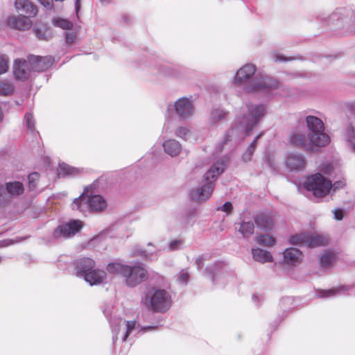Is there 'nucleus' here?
Wrapping results in <instances>:
<instances>
[{
	"mask_svg": "<svg viewBox=\"0 0 355 355\" xmlns=\"http://www.w3.org/2000/svg\"><path fill=\"white\" fill-rule=\"evenodd\" d=\"M289 141L295 146L307 151H314L316 148L327 145L330 142V138L327 134H319L317 137L315 135H310L309 137H306L304 134L295 131L291 134Z\"/></svg>",
	"mask_w": 355,
	"mask_h": 355,
	"instance_id": "obj_1",
	"label": "nucleus"
},
{
	"mask_svg": "<svg viewBox=\"0 0 355 355\" xmlns=\"http://www.w3.org/2000/svg\"><path fill=\"white\" fill-rule=\"evenodd\" d=\"M222 163L214 164L204 175L207 183L200 189H193L191 192V198L196 201L207 200L214 190V181L223 172Z\"/></svg>",
	"mask_w": 355,
	"mask_h": 355,
	"instance_id": "obj_2",
	"label": "nucleus"
},
{
	"mask_svg": "<svg viewBox=\"0 0 355 355\" xmlns=\"http://www.w3.org/2000/svg\"><path fill=\"white\" fill-rule=\"evenodd\" d=\"M144 303L154 312L164 313L171 306V297L164 289L153 288L148 292Z\"/></svg>",
	"mask_w": 355,
	"mask_h": 355,
	"instance_id": "obj_3",
	"label": "nucleus"
},
{
	"mask_svg": "<svg viewBox=\"0 0 355 355\" xmlns=\"http://www.w3.org/2000/svg\"><path fill=\"white\" fill-rule=\"evenodd\" d=\"M304 188L318 198H323L331 193V180L320 173L308 175L304 182Z\"/></svg>",
	"mask_w": 355,
	"mask_h": 355,
	"instance_id": "obj_4",
	"label": "nucleus"
},
{
	"mask_svg": "<svg viewBox=\"0 0 355 355\" xmlns=\"http://www.w3.org/2000/svg\"><path fill=\"white\" fill-rule=\"evenodd\" d=\"M125 281L128 286L134 287L148 278L147 270L140 263L130 266H127Z\"/></svg>",
	"mask_w": 355,
	"mask_h": 355,
	"instance_id": "obj_5",
	"label": "nucleus"
},
{
	"mask_svg": "<svg viewBox=\"0 0 355 355\" xmlns=\"http://www.w3.org/2000/svg\"><path fill=\"white\" fill-rule=\"evenodd\" d=\"M254 220L259 229L266 232H270L275 227L277 215L272 211H263L254 216Z\"/></svg>",
	"mask_w": 355,
	"mask_h": 355,
	"instance_id": "obj_6",
	"label": "nucleus"
},
{
	"mask_svg": "<svg viewBox=\"0 0 355 355\" xmlns=\"http://www.w3.org/2000/svg\"><path fill=\"white\" fill-rule=\"evenodd\" d=\"M28 64L32 71L41 72L49 69L54 61L52 56H39L30 55L27 57Z\"/></svg>",
	"mask_w": 355,
	"mask_h": 355,
	"instance_id": "obj_7",
	"label": "nucleus"
},
{
	"mask_svg": "<svg viewBox=\"0 0 355 355\" xmlns=\"http://www.w3.org/2000/svg\"><path fill=\"white\" fill-rule=\"evenodd\" d=\"M249 111L246 116L245 132L248 135L257 125L260 118L264 114V107L262 105H248Z\"/></svg>",
	"mask_w": 355,
	"mask_h": 355,
	"instance_id": "obj_8",
	"label": "nucleus"
},
{
	"mask_svg": "<svg viewBox=\"0 0 355 355\" xmlns=\"http://www.w3.org/2000/svg\"><path fill=\"white\" fill-rule=\"evenodd\" d=\"M83 227V223L80 220H73L68 223L60 225L55 231L56 236H63L69 237L78 232Z\"/></svg>",
	"mask_w": 355,
	"mask_h": 355,
	"instance_id": "obj_9",
	"label": "nucleus"
},
{
	"mask_svg": "<svg viewBox=\"0 0 355 355\" xmlns=\"http://www.w3.org/2000/svg\"><path fill=\"white\" fill-rule=\"evenodd\" d=\"M279 82L270 77H261L259 80H256L253 85L248 86L246 90L248 92H259L264 89H276L279 86Z\"/></svg>",
	"mask_w": 355,
	"mask_h": 355,
	"instance_id": "obj_10",
	"label": "nucleus"
},
{
	"mask_svg": "<svg viewBox=\"0 0 355 355\" xmlns=\"http://www.w3.org/2000/svg\"><path fill=\"white\" fill-rule=\"evenodd\" d=\"M31 69L28 60L16 59L14 62L13 73L19 80H26L28 78Z\"/></svg>",
	"mask_w": 355,
	"mask_h": 355,
	"instance_id": "obj_11",
	"label": "nucleus"
},
{
	"mask_svg": "<svg viewBox=\"0 0 355 355\" xmlns=\"http://www.w3.org/2000/svg\"><path fill=\"white\" fill-rule=\"evenodd\" d=\"M7 25L13 29L25 31L32 26L30 17L24 15L12 16L8 18Z\"/></svg>",
	"mask_w": 355,
	"mask_h": 355,
	"instance_id": "obj_12",
	"label": "nucleus"
},
{
	"mask_svg": "<svg viewBox=\"0 0 355 355\" xmlns=\"http://www.w3.org/2000/svg\"><path fill=\"white\" fill-rule=\"evenodd\" d=\"M75 268L78 276H84L87 272H92L96 266L95 261L89 257L80 258L75 261Z\"/></svg>",
	"mask_w": 355,
	"mask_h": 355,
	"instance_id": "obj_13",
	"label": "nucleus"
},
{
	"mask_svg": "<svg viewBox=\"0 0 355 355\" xmlns=\"http://www.w3.org/2000/svg\"><path fill=\"white\" fill-rule=\"evenodd\" d=\"M256 72V67L252 64H247L242 67L236 73L234 83L241 84L247 81Z\"/></svg>",
	"mask_w": 355,
	"mask_h": 355,
	"instance_id": "obj_14",
	"label": "nucleus"
},
{
	"mask_svg": "<svg viewBox=\"0 0 355 355\" xmlns=\"http://www.w3.org/2000/svg\"><path fill=\"white\" fill-rule=\"evenodd\" d=\"M15 6L17 11L28 15V17H35L37 13V7L30 0H15Z\"/></svg>",
	"mask_w": 355,
	"mask_h": 355,
	"instance_id": "obj_15",
	"label": "nucleus"
},
{
	"mask_svg": "<svg viewBox=\"0 0 355 355\" xmlns=\"http://www.w3.org/2000/svg\"><path fill=\"white\" fill-rule=\"evenodd\" d=\"M307 127L312 132L310 135H315V137L319 134H325L324 132V123L319 118L313 116H308L306 118Z\"/></svg>",
	"mask_w": 355,
	"mask_h": 355,
	"instance_id": "obj_16",
	"label": "nucleus"
},
{
	"mask_svg": "<svg viewBox=\"0 0 355 355\" xmlns=\"http://www.w3.org/2000/svg\"><path fill=\"white\" fill-rule=\"evenodd\" d=\"M286 164L291 171H300L304 168L306 161L302 155L292 154L287 157Z\"/></svg>",
	"mask_w": 355,
	"mask_h": 355,
	"instance_id": "obj_17",
	"label": "nucleus"
},
{
	"mask_svg": "<svg viewBox=\"0 0 355 355\" xmlns=\"http://www.w3.org/2000/svg\"><path fill=\"white\" fill-rule=\"evenodd\" d=\"M284 260L287 264L295 265L302 260V253L295 248H287L284 252Z\"/></svg>",
	"mask_w": 355,
	"mask_h": 355,
	"instance_id": "obj_18",
	"label": "nucleus"
},
{
	"mask_svg": "<svg viewBox=\"0 0 355 355\" xmlns=\"http://www.w3.org/2000/svg\"><path fill=\"white\" fill-rule=\"evenodd\" d=\"M329 243V239L327 236L320 235L318 233L308 234L306 247L317 248L324 247Z\"/></svg>",
	"mask_w": 355,
	"mask_h": 355,
	"instance_id": "obj_19",
	"label": "nucleus"
},
{
	"mask_svg": "<svg viewBox=\"0 0 355 355\" xmlns=\"http://www.w3.org/2000/svg\"><path fill=\"white\" fill-rule=\"evenodd\" d=\"M177 113L181 116L190 115L193 111V105L189 99L183 98L179 99L175 104Z\"/></svg>",
	"mask_w": 355,
	"mask_h": 355,
	"instance_id": "obj_20",
	"label": "nucleus"
},
{
	"mask_svg": "<svg viewBox=\"0 0 355 355\" xmlns=\"http://www.w3.org/2000/svg\"><path fill=\"white\" fill-rule=\"evenodd\" d=\"M106 277V272L102 270L94 269L90 272L85 274V280L90 285L101 284Z\"/></svg>",
	"mask_w": 355,
	"mask_h": 355,
	"instance_id": "obj_21",
	"label": "nucleus"
},
{
	"mask_svg": "<svg viewBox=\"0 0 355 355\" xmlns=\"http://www.w3.org/2000/svg\"><path fill=\"white\" fill-rule=\"evenodd\" d=\"M87 202L93 211H102L107 207L106 201L99 195L87 196Z\"/></svg>",
	"mask_w": 355,
	"mask_h": 355,
	"instance_id": "obj_22",
	"label": "nucleus"
},
{
	"mask_svg": "<svg viewBox=\"0 0 355 355\" xmlns=\"http://www.w3.org/2000/svg\"><path fill=\"white\" fill-rule=\"evenodd\" d=\"M164 151L171 156H176L181 152V145L174 139H169L163 144Z\"/></svg>",
	"mask_w": 355,
	"mask_h": 355,
	"instance_id": "obj_23",
	"label": "nucleus"
},
{
	"mask_svg": "<svg viewBox=\"0 0 355 355\" xmlns=\"http://www.w3.org/2000/svg\"><path fill=\"white\" fill-rule=\"evenodd\" d=\"M252 254L256 261L261 263L272 262L273 261L270 252L261 248L252 249Z\"/></svg>",
	"mask_w": 355,
	"mask_h": 355,
	"instance_id": "obj_24",
	"label": "nucleus"
},
{
	"mask_svg": "<svg viewBox=\"0 0 355 355\" xmlns=\"http://www.w3.org/2000/svg\"><path fill=\"white\" fill-rule=\"evenodd\" d=\"M238 230L244 238H249L254 232V225L252 221L243 220Z\"/></svg>",
	"mask_w": 355,
	"mask_h": 355,
	"instance_id": "obj_25",
	"label": "nucleus"
},
{
	"mask_svg": "<svg viewBox=\"0 0 355 355\" xmlns=\"http://www.w3.org/2000/svg\"><path fill=\"white\" fill-rule=\"evenodd\" d=\"M6 190L12 196H19L24 193V187L20 182H10L6 183Z\"/></svg>",
	"mask_w": 355,
	"mask_h": 355,
	"instance_id": "obj_26",
	"label": "nucleus"
},
{
	"mask_svg": "<svg viewBox=\"0 0 355 355\" xmlns=\"http://www.w3.org/2000/svg\"><path fill=\"white\" fill-rule=\"evenodd\" d=\"M127 266L120 263H110L107 264L106 269L110 273L119 274L124 277Z\"/></svg>",
	"mask_w": 355,
	"mask_h": 355,
	"instance_id": "obj_27",
	"label": "nucleus"
},
{
	"mask_svg": "<svg viewBox=\"0 0 355 355\" xmlns=\"http://www.w3.org/2000/svg\"><path fill=\"white\" fill-rule=\"evenodd\" d=\"M336 261V255L332 252H325L320 257V265L322 267L327 268Z\"/></svg>",
	"mask_w": 355,
	"mask_h": 355,
	"instance_id": "obj_28",
	"label": "nucleus"
},
{
	"mask_svg": "<svg viewBox=\"0 0 355 355\" xmlns=\"http://www.w3.org/2000/svg\"><path fill=\"white\" fill-rule=\"evenodd\" d=\"M308 234L301 233L295 235H293L289 239L290 243L293 245H297L300 246H306L307 244Z\"/></svg>",
	"mask_w": 355,
	"mask_h": 355,
	"instance_id": "obj_29",
	"label": "nucleus"
},
{
	"mask_svg": "<svg viewBox=\"0 0 355 355\" xmlns=\"http://www.w3.org/2000/svg\"><path fill=\"white\" fill-rule=\"evenodd\" d=\"M256 241L259 245L266 247H271L276 243L275 239L269 234H261L256 238Z\"/></svg>",
	"mask_w": 355,
	"mask_h": 355,
	"instance_id": "obj_30",
	"label": "nucleus"
},
{
	"mask_svg": "<svg viewBox=\"0 0 355 355\" xmlns=\"http://www.w3.org/2000/svg\"><path fill=\"white\" fill-rule=\"evenodd\" d=\"M37 37L41 40H46L49 37L50 32L48 27L44 24H41L40 26L37 25L33 29Z\"/></svg>",
	"mask_w": 355,
	"mask_h": 355,
	"instance_id": "obj_31",
	"label": "nucleus"
},
{
	"mask_svg": "<svg viewBox=\"0 0 355 355\" xmlns=\"http://www.w3.org/2000/svg\"><path fill=\"white\" fill-rule=\"evenodd\" d=\"M58 175L61 176H67L71 175H76L78 173V169L71 167L66 164H62L59 165Z\"/></svg>",
	"mask_w": 355,
	"mask_h": 355,
	"instance_id": "obj_32",
	"label": "nucleus"
},
{
	"mask_svg": "<svg viewBox=\"0 0 355 355\" xmlns=\"http://www.w3.org/2000/svg\"><path fill=\"white\" fill-rule=\"evenodd\" d=\"M261 135L257 136L252 141V143L248 146L246 152L243 155V159L245 162L250 161L253 153L256 149L257 142L258 139L260 137Z\"/></svg>",
	"mask_w": 355,
	"mask_h": 355,
	"instance_id": "obj_33",
	"label": "nucleus"
},
{
	"mask_svg": "<svg viewBox=\"0 0 355 355\" xmlns=\"http://www.w3.org/2000/svg\"><path fill=\"white\" fill-rule=\"evenodd\" d=\"M13 85L8 82L0 80V96H8L13 93Z\"/></svg>",
	"mask_w": 355,
	"mask_h": 355,
	"instance_id": "obj_34",
	"label": "nucleus"
},
{
	"mask_svg": "<svg viewBox=\"0 0 355 355\" xmlns=\"http://www.w3.org/2000/svg\"><path fill=\"white\" fill-rule=\"evenodd\" d=\"M53 24L54 26L57 27H60L62 29L70 30L73 27V24L70 21L62 19V18H56L53 20Z\"/></svg>",
	"mask_w": 355,
	"mask_h": 355,
	"instance_id": "obj_35",
	"label": "nucleus"
},
{
	"mask_svg": "<svg viewBox=\"0 0 355 355\" xmlns=\"http://www.w3.org/2000/svg\"><path fill=\"white\" fill-rule=\"evenodd\" d=\"M40 178V174L37 172L29 174L28 177V187L31 190H34L37 186V182Z\"/></svg>",
	"mask_w": 355,
	"mask_h": 355,
	"instance_id": "obj_36",
	"label": "nucleus"
},
{
	"mask_svg": "<svg viewBox=\"0 0 355 355\" xmlns=\"http://www.w3.org/2000/svg\"><path fill=\"white\" fill-rule=\"evenodd\" d=\"M9 60L8 57L0 55V75L6 73L9 68Z\"/></svg>",
	"mask_w": 355,
	"mask_h": 355,
	"instance_id": "obj_37",
	"label": "nucleus"
},
{
	"mask_svg": "<svg viewBox=\"0 0 355 355\" xmlns=\"http://www.w3.org/2000/svg\"><path fill=\"white\" fill-rule=\"evenodd\" d=\"M87 202V196L85 195L80 196L79 198H76L73 202V209L81 211L82 202Z\"/></svg>",
	"mask_w": 355,
	"mask_h": 355,
	"instance_id": "obj_38",
	"label": "nucleus"
},
{
	"mask_svg": "<svg viewBox=\"0 0 355 355\" xmlns=\"http://www.w3.org/2000/svg\"><path fill=\"white\" fill-rule=\"evenodd\" d=\"M347 183L345 180H340L336 181L334 183L331 182V191L336 192L338 190L344 189L346 186Z\"/></svg>",
	"mask_w": 355,
	"mask_h": 355,
	"instance_id": "obj_39",
	"label": "nucleus"
},
{
	"mask_svg": "<svg viewBox=\"0 0 355 355\" xmlns=\"http://www.w3.org/2000/svg\"><path fill=\"white\" fill-rule=\"evenodd\" d=\"M25 119L28 128L31 132H33L35 130V121L33 114L30 113L26 114Z\"/></svg>",
	"mask_w": 355,
	"mask_h": 355,
	"instance_id": "obj_40",
	"label": "nucleus"
},
{
	"mask_svg": "<svg viewBox=\"0 0 355 355\" xmlns=\"http://www.w3.org/2000/svg\"><path fill=\"white\" fill-rule=\"evenodd\" d=\"M66 42L68 44H72L75 43L77 39V34L76 32H67L65 35Z\"/></svg>",
	"mask_w": 355,
	"mask_h": 355,
	"instance_id": "obj_41",
	"label": "nucleus"
},
{
	"mask_svg": "<svg viewBox=\"0 0 355 355\" xmlns=\"http://www.w3.org/2000/svg\"><path fill=\"white\" fill-rule=\"evenodd\" d=\"M225 113L222 110H214L211 113V117L214 122H216L218 120L222 119L225 118Z\"/></svg>",
	"mask_w": 355,
	"mask_h": 355,
	"instance_id": "obj_42",
	"label": "nucleus"
},
{
	"mask_svg": "<svg viewBox=\"0 0 355 355\" xmlns=\"http://www.w3.org/2000/svg\"><path fill=\"white\" fill-rule=\"evenodd\" d=\"M127 331L125 334L123 338V341H125L128 337L129 336L130 333L135 327V321H128L126 324Z\"/></svg>",
	"mask_w": 355,
	"mask_h": 355,
	"instance_id": "obj_43",
	"label": "nucleus"
},
{
	"mask_svg": "<svg viewBox=\"0 0 355 355\" xmlns=\"http://www.w3.org/2000/svg\"><path fill=\"white\" fill-rule=\"evenodd\" d=\"M233 209L232 204L230 202H226L220 208V210L222 211L230 214Z\"/></svg>",
	"mask_w": 355,
	"mask_h": 355,
	"instance_id": "obj_44",
	"label": "nucleus"
},
{
	"mask_svg": "<svg viewBox=\"0 0 355 355\" xmlns=\"http://www.w3.org/2000/svg\"><path fill=\"white\" fill-rule=\"evenodd\" d=\"M334 218L336 220H342L343 218V211L340 209H337L334 210Z\"/></svg>",
	"mask_w": 355,
	"mask_h": 355,
	"instance_id": "obj_45",
	"label": "nucleus"
},
{
	"mask_svg": "<svg viewBox=\"0 0 355 355\" xmlns=\"http://www.w3.org/2000/svg\"><path fill=\"white\" fill-rule=\"evenodd\" d=\"M39 2L47 8H52L53 0H38Z\"/></svg>",
	"mask_w": 355,
	"mask_h": 355,
	"instance_id": "obj_46",
	"label": "nucleus"
},
{
	"mask_svg": "<svg viewBox=\"0 0 355 355\" xmlns=\"http://www.w3.org/2000/svg\"><path fill=\"white\" fill-rule=\"evenodd\" d=\"M338 291V289H337V288H332V289L327 290L324 292V296H325V297L333 296L337 293Z\"/></svg>",
	"mask_w": 355,
	"mask_h": 355,
	"instance_id": "obj_47",
	"label": "nucleus"
},
{
	"mask_svg": "<svg viewBox=\"0 0 355 355\" xmlns=\"http://www.w3.org/2000/svg\"><path fill=\"white\" fill-rule=\"evenodd\" d=\"M188 130L183 127H180L177 130L176 134L179 137L186 136Z\"/></svg>",
	"mask_w": 355,
	"mask_h": 355,
	"instance_id": "obj_48",
	"label": "nucleus"
},
{
	"mask_svg": "<svg viewBox=\"0 0 355 355\" xmlns=\"http://www.w3.org/2000/svg\"><path fill=\"white\" fill-rule=\"evenodd\" d=\"M189 279V275L187 272H182L180 275L179 279L182 282H187Z\"/></svg>",
	"mask_w": 355,
	"mask_h": 355,
	"instance_id": "obj_49",
	"label": "nucleus"
},
{
	"mask_svg": "<svg viewBox=\"0 0 355 355\" xmlns=\"http://www.w3.org/2000/svg\"><path fill=\"white\" fill-rule=\"evenodd\" d=\"M180 241H173L171 243V249L172 250H175L176 249V245L180 244Z\"/></svg>",
	"mask_w": 355,
	"mask_h": 355,
	"instance_id": "obj_50",
	"label": "nucleus"
},
{
	"mask_svg": "<svg viewBox=\"0 0 355 355\" xmlns=\"http://www.w3.org/2000/svg\"><path fill=\"white\" fill-rule=\"evenodd\" d=\"M79 8H80V0H76V9L77 12L78 11Z\"/></svg>",
	"mask_w": 355,
	"mask_h": 355,
	"instance_id": "obj_51",
	"label": "nucleus"
},
{
	"mask_svg": "<svg viewBox=\"0 0 355 355\" xmlns=\"http://www.w3.org/2000/svg\"><path fill=\"white\" fill-rule=\"evenodd\" d=\"M352 150L355 153V144H352Z\"/></svg>",
	"mask_w": 355,
	"mask_h": 355,
	"instance_id": "obj_52",
	"label": "nucleus"
},
{
	"mask_svg": "<svg viewBox=\"0 0 355 355\" xmlns=\"http://www.w3.org/2000/svg\"><path fill=\"white\" fill-rule=\"evenodd\" d=\"M277 58H278L279 60H286V59H283V58H280V57H277Z\"/></svg>",
	"mask_w": 355,
	"mask_h": 355,
	"instance_id": "obj_53",
	"label": "nucleus"
},
{
	"mask_svg": "<svg viewBox=\"0 0 355 355\" xmlns=\"http://www.w3.org/2000/svg\"><path fill=\"white\" fill-rule=\"evenodd\" d=\"M198 261L199 262V263H198V265H200V259H198Z\"/></svg>",
	"mask_w": 355,
	"mask_h": 355,
	"instance_id": "obj_54",
	"label": "nucleus"
}]
</instances>
